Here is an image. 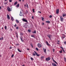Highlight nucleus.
<instances>
[{
    "label": "nucleus",
    "mask_w": 66,
    "mask_h": 66,
    "mask_svg": "<svg viewBox=\"0 0 66 66\" xmlns=\"http://www.w3.org/2000/svg\"><path fill=\"white\" fill-rule=\"evenodd\" d=\"M34 52L35 53H33V54H32L33 56H35V54L37 56H39V54H37V53H36V51H34Z\"/></svg>",
    "instance_id": "obj_1"
},
{
    "label": "nucleus",
    "mask_w": 66,
    "mask_h": 66,
    "mask_svg": "<svg viewBox=\"0 0 66 66\" xmlns=\"http://www.w3.org/2000/svg\"><path fill=\"white\" fill-rule=\"evenodd\" d=\"M51 59V58H50V57H49L47 58H46L45 59V60L46 61H50Z\"/></svg>",
    "instance_id": "obj_2"
},
{
    "label": "nucleus",
    "mask_w": 66,
    "mask_h": 66,
    "mask_svg": "<svg viewBox=\"0 0 66 66\" xmlns=\"http://www.w3.org/2000/svg\"><path fill=\"white\" fill-rule=\"evenodd\" d=\"M47 36L48 37H49L50 39L51 40V38L52 37V36L51 35H47Z\"/></svg>",
    "instance_id": "obj_3"
},
{
    "label": "nucleus",
    "mask_w": 66,
    "mask_h": 66,
    "mask_svg": "<svg viewBox=\"0 0 66 66\" xmlns=\"http://www.w3.org/2000/svg\"><path fill=\"white\" fill-rule=\"evenodd\" d=\"M60 20L61 21L63 22V17L62 16H60Z\"/></svg>",
    "instance_id": "obj_4"
},
{
    "label": "nucleus",
    "mask_w": 66,
    "mask_h": 66,
    "mask_svg": "<svg viewBox=\"0 0 66 66\" xmlns=\"http://www.w3.org/2000/svg\"><path fill=\"white\" fill-rule=\"evenodd\" d=\"M7 10L9 12L10 11H11V9L10 8V7H8L7 8Z\"/></svg>",
    "instance_id": "obj_5"
},
{
    "label": "nucleus",
    "mask_w": 66,
    "mask_h": 66,
    "mask_svg": "<svg viewBox=\"0 0 66 66\" xmlns=\"http://www.w3.org/2000/svg\"><path fill=\"white\" fill-rule=\"evenodd\" d=\"M37 45L39 48H40V47H42V45L40 43H38Z\"/></svg>",
    "instance_id": "obj_6"
},
{
    "label": "nucleus",
    "mask_w": 66,
    "mask_h": 66,
    "mask_svg": "<svg viewBox=\"0 0 66 66\" xmlns=\"http://www.w3.org/2000/svg\"><path fill=\"white\" fill-rule=\"evenodd\" d=\"M59 9H57L56 11V14H59Z\"/></svg>",
    "instance_id": "obj_7"
},
{
    "label": "nucleus",
    "mask_w": 66,
    "mask_h": 66,
    "mask_svg": "<svg viewBox=\"0 0 66 66\" xmlns=\"http://www.w3.org/2000/svg\"><path fill=\"white\" fill-rule=\"evenodd\" d=\"M22 20L23 21H24V22H28V21H27V20H26L25 19H22Z\"/></svg>",
    "instance_id": "obj_8"
},
{
    "label": "nucleus",
    "mask_w": 66,
    "mask_h": 66,
    "mask_svg": "<svg viewBox=\"0 0 66 66\" xmlns=\"http://www.w3.org/2000/svg\"><path fill=\"white\" fill-rule=\"evenodd\" d=\"M20 16H23V15L22 14V13L21 11H20Z\"/></svg>",
    "instance_id": "obj_9"
},
{
    "label": "nucleus",
    "mask_w": 66,
    "mask_h": 66,
    "mask_svg": "<svg viewBox=\"0 0 66 66\" xmlns=\"http://www.w3.org/2000/svg\"><path fill=\"white\" fill-rule=\"evenodd\" d=\"M52 65L53 66H57V65L55 64L54 63H52Z\"/></svg>",
    "instance_id": "obj_10"
},
{
    "label": "nucleus",
    "mask_w": 66,
    "mask_h": 66,
    "mask_svg": "<svg viewBox=\"0 0 66 66\" xmlns=\"http://www.w3.org/2000/svg\"><path fill=\"white\" fill-rule=\"evenodd\" d=\"M20 39L21 40L22 42H23V37H20Z\"/></svg>",
    "instance_id": "obj_11"
},
{
    "label": "nucleus",
    "mask_w": 66,
    "mask_h": 66,
    "mask_svg": "<svg viewBox=\"0 0 66 66\" xmlns=\"http://www.w3.org/2000/svg\"><path fill=\"white\" fill-rule=\"evenodd\" d=\"M43 51L45 53H46V49H44V48H43Z\"/></svg>",
    "instance_id": "obj_12"
},
{
    "label": "nucleus",
    "mask_w": 66,
    "mask_h": 66,
    "mask_svg": "<svg viewBox=\"0 0 66 66\" xmlns=\"http://www.w3.org/2000/svg\"><path fill=\"white\" fill-rule=\"evenodd\" d=\"M45 42H46V43L47 45V46H50V45H49V44L48 43V42L46 41Z\"/></svg>",
    "instance_id": "obj_13"
},
{
    "label": "nucleus",
    "mask_w": 66,
    "mask_h": 66,
    "mask_svg": "<svg viewBox=\"0 0 66 66\" xmlns=\"http://www.w3.org/2000/svg\"><path fill=\"white\" fill-rule=\"evenodd\" d=\"M28 13V11L26 10L24 14L25 15H27V14Z\"/></svg>",
    "instance_id": "obj_14"
},
{
    "label": "nucleus",
    "mask_w": 66,
    "mask_h": 66,
    "mask_svg": "<svg viewBox=\"0 0 66 66\" xmlns=\"http://www.w3.org/2000/svg\"><path fill=\"white\" fill-rule=\"evenodd\" d=\"M4 38H3V37H1L0 38V40H3V39H4Z\"/></svg>",
    "instance_id": "obj_15"
},
{
    "label": "nucleus",
    "mask_w": 66,
    "mask_h": 66,
    "mask_svg": "<svg viewBox=\"0 0 66 66\" xmlns=\"http://www.w3.org/2000/svg\"><path fill=\"white\" fill-rule=\"evenodd\" d=\"M7 18L8 19H10V16L8 14H7Z\"/></svg>",
    "instance_id": "obj_16"
},
{
    "label": "nucleus",
    "mask_w": 66,
    "mask_h": 66,
    "mask_svg": "<svg viewBox=\"0 0 66 66\" xmlns=\"http://www.w3.org/2000/svg\"><path fill=\"white\" fill-rule=\"evenodd\" d=\"M15 21L16 22H17V23H18L19 22V21H18V20L17 19H15Z\"/></svg>",
    "instance_id": "obj_17"
},
{
    "label": "nucleus",
    "mask_w": 66,
    "mask_h": 66,
    "mask_svg": "<svg viewBox=\"0 0 66 66\" xmlns=\"http://www.w3.org/2000/svg\"><path fill=\"white\" fill-rule=\"evenodd\" d=\"M62 16L63 17H65V16H66V14H62Z\"/></svg>",
    "instance_id": "obj_18"
},
{
    "label": "nucleus",
    "mask_w": 66,
    "mask_h": 66,
    "mask_svg": "<svg viewBox=\"0 0 66 66\" xmlns=\"http://www.w3.org/2000/svg\"><path fill=\"white\" fill-rule=\"evenodd\" d=\"M32 33H34V34H36V31L35 30L34 31V32H32Z\"/></svg>",
    "instance_id": "obj_19"
},
{
    "label": "nucleus",
    "mask_w": 66,
    "mask_h": 66,
    "mask_svg": "<svg viewBox=\"0 0 66 66\" xmlns=\"http://www.w3.org/2000/svg\"><path fill=\"white\" fill-rule=\"evenodd\" d=\"M46 23H49L50 22L49 21H46Z\"/></svg>",
    "instance_id": "obj_20"
},
{
    "label": "nucleus",
    "mask_w": 66,
    "mask_h": 66,
    "mask_svg": "<svg viewBox=\"0 0 66 66\" xmlns=\"http://www.w3.org/2000/svg\"><path fill=\"white\" fill-rule=\"evenodd\" d=\"M18 50L20 52H21V51H20L19 49H18Z\"/></svg>",
    "instance_id": "obj_21"
},
{
    "label": "nucleus",
    "mask_w": 66,
    "mask_h": 66,
    "mask_svg": "<svg viewBox=\"0 0 66 66\" xmlns=\"http://www.w3.org/2000/svg\"><path fill=\"white\" fill-rule=\"evenodd\" d=\"M62 38H65V35H62Z\"/></svg>",
    "instance_id": "obj_22"
},
{
    "label": "nucleus",
    "mask_w": 66,
    "mask_h": 66,
    "mask_svg": "<svg viewBox=\"0 0 66 66\" xmlns=\"http://www.w3.org/2000/svg\"><path fill=\"white\" fill-rule=\"evenodd\" d=\"M19 6V4H18L16 6V7H18Z\"/></svg>",
    "instance_id": "obj_23"
},
{
    "label": "nucleus",
    "mask_w": 66,
    "mask_h": 66,
    "mask_svg": "<svg viewBox=\"0 0 66 66\" xmlns=\"http://www.w3.org/2000/svg\"><path fill=\"white\" fill-rule=\"evenodd\" d=\"M30 59L31 60H32V61H33L34 60V59L32 57H31L30 58Z\"/></svg>",
    "instance_id": "obj_24"
},
{
    "label": "nucleus",
    "mask_w": 66,
    "mask_h": 66,
    "mask_svg": "<svg viewBox=\"0 0 66 66\" xmlns=\"http://www.w3.org/2000/svg\"><path fill=\"white\" fill-rule=\"evenodd\" d=\"M17 3V2H16L14 3V4L15 5H16Z\"/></svg>",
    "instance_id": "obj_25"
},
{
    "label": "nucleus",
    "mask_w": 66,
    "mask_h": 66,
    "mask_svg": "<svg viewBox=\"0 0 66 66\" xmlns=\"http://www.w3.org/2000/svg\"><path fill=\"white\" fill-rule=\"evenodd\" d=\"M4 28L5 30H6L7 28V26H5Z\"/></svg>",
    "instance_id": "obj_26"
},
{
    "label": "nucleus",
    "mask_w": 66,
    "mask_h": 66,
    "mask_svg": "<svg viewBox=\"0 0 66 66\" xmlns=\"http://www.w3.org/2000/svg\"><path fill=\"white\" fill-rule=\"evenodd\" d=\"M64 61L65 62H66V59L65 58V57H64Z\"/></svg>",
    "instance_id": "obj_27"
},
{
    "label": "nucleus",
    "mask_w": 66,
    "mask_h": 66,
    "mask_svg": "<svg viewBox=\"0 0 66 66\" xmlns=\"http://www.w3.org/2000/svg\"><path fill=\"white\" fill-rule=\"evenodd\" d=\"M31 37H34V38H35V37H34V35H31Z\"/></svg>",
    "instance_id": "obj_28"
},
{
    "label": "nucleus",
    "mask_w": 66,
    "mask_h": 66,
    "mask_svg": "<svg viewBox=\"0 0 66 66\" xmlns=\"http://www.w3.org/2000/svg\"><path fill=\"white\" fill-rule=\"evenodd\" d=\"M11 20L12 21H13V20H14V18L12 17H11Z\"/></svg>",
    "instance_id": "obj_29"
},
{
    "label": "nucleus",
    "mask_w": 66,
    "mask_h": 66,
    "mask_svg": "<svg viewBox=\"0 0 66 66\" xmlns=\"http://www.w3.org/2000/svg\"><path fill=\"white\" fill-rule=\"evenodd\" d=\"M53 61H54V62H55V63H56V64H57V62H56V61H55V60H53Z\"/></svg>",
    "instance_id": "obj_30"
},
{
    "label": "nucleus",
    "mask_w": 66,
    "mask_h": 66,
    "mask_svg": "<svg viewBox=\"0 0 66 66\" xmlns=\"http://www.w3.org/2000/svg\"><path fill=\"white\" fill-rule=\"evenodd\" d=\"M16 29H17V30H18V29H19V27H16Z\"/></svg>",
    "instance_id": "obj_31"
},
{
    "label": "nucleus",
    "mask_w": 66,
    "mask_h": 66,
    "mask_svg": "<svg viewBox=\"0 0 66 66\" xmlns=\"http://www.w3.org/2000/svg\"><path fill=\"white\" fill-rule=\"evenodd\" d=\"M20 35L21 36H22V35H23V34L22 33H20Z\"/></svg>",
    "instance_id": "obj_32"
},
{
    "label": "nucleus",
    "mask_w": 66,
    "mask_h": 66,
    "mask_svg": "<svg viewBox=\"0 0 66 66\" xmlns=\"http://www.w3.org/2000/svg\"><path fill=\"white\" fill-rule=\"evenodd\" d=\"M36 49L37 50V51H38V48L36 47Z\"/></svg>",
    "instance_id": "obj_33"
},
{
    "label": "nucleus",
    "mask_w": 66,
    "mask_h": 66,
    "mask_svg": "<svg viewBox=\"0 0 66 66\" xmlns=\"http://www.w3.org/2000/svg\"><path fill=\"white\" fill-rule=\"evenodd\" d=\"M12 48H13V47H11V46H10V47L9 49H12Z\"/></svg>",
    "instance_id": "obj_34"
},
{
    "label": "nucleus",
    "mask_w": 66,
    "mask_h": 66,
    "mask_svg": "<svg viewBox=\"0 0 66 66\" xmlns=\"http://www.w3.org/2000/svg\"><path fill=\"white\" fill-rule=\"evenodd\" d=\"M42 21H44V18L42 17Z\"/></svg>",
    "instance_id": "obj_35"
},
{
    "label": "nucleus",
    "mask_w": 66,
    "mask_h": 66,
    "mask_svg": "<svg viewBox=\"0 0 66 66\" xmlns=\"http://www.w3.org/2000/svg\"><path fill=\"white\" fill-rule=\"evenodd\" d=\"M63 52V51H59V52L60 53H61L62 52Z\"/></svg>",
    "instance_id": "obj_36"
},
{
    "label": "nucleus",
    "mask_w": 66,
    "mask_h": 66,
    "mask_svg": "<svg viewBox=\"0 0 66 66\" xmlns=\"http://www.w3.org/2000/svg\"><path fill=\"white\" fill-rule=\"evenodd\" d=\"M28 32H31V30H28Z\"/></svg>",
    "instance_id": "obj_37"
},
{
    "label": "nucleus",
    "mask_w": 66,
    "mask_h": 66,
    "mask_svg": "<svg viewBox=\"0 0 66 66\" xmlns=\"http://www.w3.org/2000/svg\"><path fill=\"white\" fill-rule=\"evenodd\" d=\"M32 11L33 13H34V12H35V11H34V9H32Z\"/></svg>",
    "instance_id": "obj_38"
},
{
    "label": "nucleus",
    "mask_w": 66,
    "mask_h": 66,
    "mask_svg": "<svg viewBox=\"0 0 66 66\" xmlns=\"http://www.w3.org/2000/svg\"><path fill=\"white\" fill-rule=\"evenodd\" d=\"M14 55H13V54L12 56H11V57H13V56H14Z\"/></svg>",
    "instance_id": "obj_39"
},
{
    "label": "nucleus",
    "mask_w": 66,
    "mask_h": 66,
    "mask_svg": "<svg viewBox=\"0 0 66 66\" xmlns=\"http://www.w3.org/2000/svg\"><path fill=\"white\" fill-rule=\"evenodd\" d=\"M52 17V16L50 15V18H51Z\"/></svg>",
    "instance_id": "obj_40"
},
{
    "label": "nucleus",
    "mask_w": 66,
    "mask_h": 66,
    "mask_svg": "<svg viewBox=\"0 0 66 66\" xmlns=\"http://www.w3.org/2000/svg\"><path fill=\"white\" fill-rule=\"evenodd\" d=\"M16 46H18V45H19V44H18V43H17L16 44Z\"/></svg>",
    "instance_id": "obj_41"
},
{
    "label": "nucleus",
    "mask_w": 66,
    "mask_h": 66,
    "mask_svg": "<svg viewBox=\"0 0 66 66\" xmlns=\"http://www.w3.org/2000/svg\"><path fill=\"white\" fill-rule=\"evenodd\" d=\"M9 1L10 2H12V0H9Z\"/></svg>",
    "instance_id": "obj_42"
},
{
    "label": "nucleus",
    "mask_w": 66,
    "mask_h": 66,
    "mask_svg": "<svg viewBox=\"0 0 66 66\" xmlns=\"http://www.w3.org/2000/svg\"><path fill=\"white\" fill-rule=\"evenodd\" d=\"M43 57H43V56H42L41 57V59H43Z\"/></svg>",
    "instance_id": "obj_43"
},
{
    "label": "nucleus",
    "mask_w": 66,
    "mask_h": 66,
    "mask_svg": "<svg viewBox=\"0 0 66 66\" xmlns=\"http://www.w3.org/2000/svg\"><path fill=\"white\" fill-rule=\"evenodd\" d=\"M34 16H32V19H34Z\"/></svg>",
    "instance_id": "obj_44"
},
{
    "label": "nucleus",
    "mask_w": 66,
    "mask_h": 66,
    "mask_svg": "<svg viewBox=\"0 0 66 66\" xmlns=\"http://www.w3.org/2000/svg\"><path fill=\"white\" fill-rule=\"evenodd\" d=\"M16 25H17V24H15V25L14 26V27H16Z\"/></svg>",
    "instance_id": "obj_45"
},
{
    "label": "nucleus",
    "mask_w": 66,
    "mask_h": 66,
    "mask_svg": "<svg viewBox=\"0 0 66 66\" xmlns=\"http://www.w3.org/2000/svg\"><path fill=\"white\" fill-rule=\"evenodd\" d=\"M60 48H61V49H62V50H63V47H60Z\"/></svg>",
    "instance_id": "obj_46"
},
{
    "label": "nucleus",
    "mask_w": 66,
    "mask_h": 66,
    "mask_svg": "<svg viewBox=\"0 0 66 66\" xmlns=\"http://www.w3.org/2000/svg\"><path fill=\"white\" fill-rule=\"evenodd\" d=\"M7 3H5L4 4H7Z\"/></svg>",
    "instance_id": "obj_47"
},
{
    "label": "nucleus",
    "mask_w": 66,
    "mask_h": 66,
    "mask_svg": "<svg viewBox=\"0 0 66 66\" xmlns=\"http://www.w3.org/2000/svg\"><path fill=\"white\" fill-rule=\"evenodd\" d=\"M57 44H58V45H59V44H60V43H59V42H57Z\"/></svg>",
    "instance_id": "obj_48"
},
{
    "label": "nucleus",
    "mask_w": 66,
    "mask_h": 66,
    "mask_svg": "<svg viewBox=\"0 0 66 66\" xmlns=\"http://www.w3.org/2000/svg\"><path fill=\"white\" fill-rule=\"evenodd\" d=\"M42 25H44V22L42 23Z\"/></svg>",
    "instance_id": "obj_49"
},
{
    "label": "nucleus",
    "mask_w": 66,
    "mask_h": 66,
    "mask_svg": "<svg viewBox=\"0 0 66 66\" xmlns=\"http://www.w3.org/2000/svg\"><path fill=\"white\" fill-rule=\"evenodd\" d=\"M38 13H41V12L38 11Z\"/></svg>",
    "instance_id": "obj_50"
},
{
    "label": "nucleus",
    "mask_w": 66,
    "mask_h": 66,
    "mask_svg": "<svg viewBox=\"0 0 66 66\" xmlns=\"http://www.w3.org/2000/svg\"><path fill=\"white\" fill-rule=\"evenodd\" d=\"M63 52H65V51H64V49H63Z\"/></svg>",
    "instance_id": "obj_51"
},
{
    "label": "nucleus",
    "mask_w": 66,
    "mask_h": 66,
    "mask_svg": "<svg viewBox=\"0 0 66 66\" xmlns=\"http://www.w3.org/2000/svg\"><path fill=\"white\" fill-rule=\"evenodd\" d=\"M10 31H12V29L11 28H10Z\"/></svg>",
    "instance_id": "obj_52"
},
{
    "label": "nucleus",
    "mask_w": 66,
    "mask_h": 66,
    "mask_svg": "<svg viewBox=\"0 0 66 66\" xmlns=\"http://www.w3.org/2000/svg\"><path fill=\"white\" fill-rule=\"evenodd\" d=\"M24 6H25V7H26V5L25 4V5H24Z\"/></svg>",
    "instance_id": "obj_53"
},
{
    "label": "nucleus",
    "mask_w": 66,
    "mask_h": 66,
    "mask_svg": "<svg viewBox=\"0 0 66 66\" xmlns=\"http://www.w3.org/2000/svg\"><path fill=\"white\" fill-rule=\"evenodd\" d=\"M31 47H33V45H32V44H31Z\"/></svg>",
    "instance_id": "obj_54"
},
{
    "label": "nucleus",
    "mask_w": 66,
    "mask_h": 66,
    "mask_svg": "<svg viewBox=\"0 0 66 66\" xmlns=\"http://www.w3.org/2000/svg\"><path fill=\"white\" fill-rule=\"evenodd\" d=\"M57 42H58V43H59L60 42V41L59 40H58L57 41Z\"/></svg>",
    "instance_id": "obj_55"
},
{
    "label": "nucleus",
    "mask_w": 66,
    "mask_h": 66,
    "mask_svg": "<svg viewBox=\"0 0 66 66\" xmlns=\"http://www.w3.org/2000/svg\"><path fill=\"white\" fill-rule=\"evenodd\" d=\"M53 52H54V49H53Z\"/></svg>",
    "instance_id": "obj_56"
},
{
    "label": "nucleus",
    "mask_w": 66,
    "mask_h": 66,
    "mask_svg": "<svg viewBox=\"0 0 66 66\" xmlns=\"http://www.w3.org/2000/svg\"><path fill=\"white\" fill-rule=\"evenodd\" d=\"M27 4V7H28V4Z\"/></svg>",
    "instance_id": "obj_57"
},
{
    "label": "nucleus",
    "mask_w": 66,
    "mask_h": 66,
    "mask_svg": "<svg viewBox=\"0 0 66 66\" xmlns=\"http://www.w3.org/2000/svg\"><path fill=\"white\" fill-rule=\"evenodd\" d=\"M18 36V34H16V36Z\"/></svg>",
    "instance_id": "obj_58"
},
{
    "label": "nucleus",
    "mask_w": 66,
    "mask_h": 66,
    "mask_svg": "<svg viewBox=\"0 0 66 66\" xmlns=\"http://www.w3.org/2000/svg\"><path fill=\"white\" fill-rule=\"evenodd\" d=\"M1 6H0V9H1Z\"/></svg>",
    "instance_id": "obj_59"
},
{
    "label": "nucleus",
    "mask_w": 66,
    "mask_h": 66,
    "mask_svg": "<svg viewBox=\"0 0 66 66\" xmlns=\"http://www.w3.org/2000/svg\"><path fill=\"white\" fill-rule=\"evenodd\" d=\"M22 66H24V65L23 64L22 65Z\"/></svg>",
    "instance_id": "obj_60"
},
{
    "label": "nucleus",
    "mask_w": 66,
    "mask_h": 66,
    "mask_svg": "<svg viewBox=\"0 0 66 66\" xmlns=\"http://www.w3.org/2000/svg\"><path fill=\"white\" fill-rule=\"evenodd\" d=\"M1 56H2V55H0V57H1Z\"/></svg>",
    "instance_id": "obj_61"
},
{
    "label": "nucleus",
    "mask_w": 66,
    "mask_h": 66,
    "mask_svg": "<svg viewBox=\"0 0 66 66\" xmlns=\"http://www.w3.org/2000/svg\"><path fill=\"white\" fill-rule=\"evenodd\" d=\"M27 50H29V49L28 48H27Z\"/></svg>",
    "instance_id": "obj_62"
},
{
    "label": "nucleus",
    "mask_w": 66,
    "mask_h": 66,
    "mask_svg": "<svg viewBox=\"0 0 66 66\" xmlns=\"http://www.w3.org/2000/svg\"><path fill=\"white\" fill-rule=\"evenodd\" d=\"M15 34H16V35L18 34L16 32H15Z\"/></svg>",
    "instance_id": "obj_63"
},
{
    "label": "nucleus",
    "mask_w": 66,
    "mask_h": 66,
    "mask_svg": "<svg viewBox=\"0 0 66 66\" xmlns=\"http://www.w3.org/2000/svg\"><path fill=\"white\" fill-rule=\"evenodd\" d=\"M19 0L20 1V2H21V0Z\"/></svg>",
    "instance_id": "obj_64"
}]
</instances>
